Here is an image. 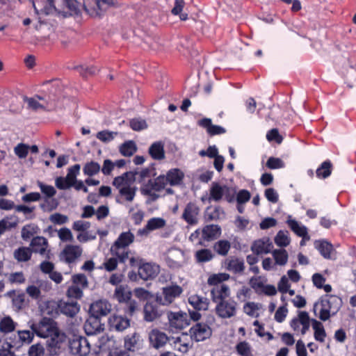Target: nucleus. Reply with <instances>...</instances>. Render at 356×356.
I'll return each mask as SVG.
<instances>
[{"label":"nucleus","mask_w":356,"mask_h":356,"mask_svg":"<svg viewBox=\"0 0 356 356\" xmlns=\"http://www.w3.org/2000/svg\"><path fill=\"white\" fill-rule=\"evenodd\" d=\"M131 172H127L115 177L113 186L118 190L115 202L120 204L132 202L136 195L137 187L134 184Z\"/></svg>","instance_id":"f257e3e1"},{"label":"nucleus","mask_w":356,"mask_h":356,"mask_svg":"<svg viewBox=\"0 0 356 356\" xmlns=\"http://www.w3.org/2000/svg\"><path fill=\"white\" fill-rule=\"evenodd\" d=\"M342 305L341 299L337 296L325 295L314 305V312L321 321H325L334 316Z\"/></svg>","instance_id":"f03ea898"},{"label":"nucleus","mask_w":356,"mask_h":356,"mask_svg":"<svg viewBox=\"0 0 356 356\" xmlns=\"http://www.w3.org/2000/svg\"><path fill=\"white\" fill-rule=\"evenodd\" d=\"M229 278V275L227 273L213 274L208 278L207 283L212 286L211 295L214 302L218 303L229 296V287L223 283Z\"/></svg>","instance_id":"7ed1b4c3"},{"label":"nucleus","mask_w":356,"mask_h":356,"mask_svg":"<svg viewBox=\"0 0 356 356\" xmlns=\"http://www.w3.org/2000/svg\"><path fill=\"white\" fill-rule=\"evenodd\" d=\"M47 307H52L53 310L47 312V314L54 316L60 313L70 317L74 316L79 311L80 307L76 301H63L56 302L54 300L47 301Z\"/></svg>","instance_id":"20e7f679"},{"label":"nucleus","mask_w":356,"mask_h":356,"mask_svg":"<svg viewBox=\"0 0 356 356\" xmlns=\"http://www.w3.org/2000/svg\"><path fill=\"white\" fill-rule=\"evenodd\" d=\"M30 328L40 338H49L58 329L57 323L50 318H42L38 323H33Z\"/></svg>","instance_id":"39448f33"},{"label":"nucleus","mask_w":356,"mask_h":356,"mask_svg":"<svg viewBox=\"0 0 356 356\" xmlns=\"http://www.w3.org/2000/svg\"><path fill=\"white\" fill-rule=\"evenodd\" d=\"M223 197L229 202H232L235 198V192L234 190L226 186L221 185L218 182H213L209 189V201L219 202Z\"/></svg>","instance_id":"423d86ee"},{"label":"nucleus","mask_w":356,"mask_h":356,"mask_svg":"<svg viewBox=\"0 0 356 356\" xmlns=\"http://www.w3.org/2000/svg\"><path fill=\"white\" fill-rule=\"evenodd\" d=\"M35 334L33 330H18L17 334H13L6 338V343L8 348L18 349L24 345L30 344L33 341Z\"/></svg>","instance_id":"0eeeda50"},{"label":"nucleus","mask_w":356,"mask_h":356,"mask_svg":"<svg viewBox=\"0 0 356 356\" xmlns=\"http://www.w3.org/2000/svg\"><path fill=\"white\" fill-rule=\"evenodd\" d=\"M23 100L26 104V109L34 112L50 111L55 107V104L50 97L46 99L40 95H35L32 97H24Z\"/></svg>","instance_id":"6e6552de"},{"label":"nucleus","mask_w":356,"mask_h":356,"mask_svg":"<svg viewBox=\"0 0 356 356\" xmlns=\"http://www.w3.org/2000/svg\"><path fill=\"white\" fill-rule=\"evenodd\" d=\"M67 343V335L63 332L58 329L48 338L47 346L51 354L58 355L63 350H65Z\"/></svg>","instance_id":"1a4fd4ad"},{"label":"nucleus","mask_w":356,"mask_h":356,"mask_svg":"<svg viewBox=\"0 0 356 356\" xmlns=\"http://www.w3.org/2000/svg\"><path fill=\"white\" fill-rule=\"evenodd\" d=\"M183 292L182 288L177 284H171L162 288L161 294H157L156 301L161 305H169L179 297Z\"/></svg>","instance_id":"9d476101"},{"label":"nucleus","mask_w":356,"mask_h":356,"mask_svg":"<svg viewBox=\"0 0 356 356\" xmlns=\"http://www.w3.org/2000/svg\"><path fill=\"white\" fill-rule=\"evenodd\" d=\"M169 328L172 332L181 330L190 325V318L184 312H168L167 313Z\"/></svg>","instance_id":"9b49d317"},{"label":"nucleus","mask_w":356,"mask_h":356,"mask_svg":"<svg viewBox=\"0 0 356 356\" xmlns=\"http://www.w3.org/2000/svg\"><path fill=\"white\" fill-rule=\"evenodd\" d=\"M114 0H84L83 8L92 17L100 16L109 5L113 3Z\"/></svg>","instance_id":"f8f14e48"},{"label":"nucleus","mask_w":356,"mask_h":356,"mask_svg":"<svg viewBox=\"0 0 356 356\" xmlns=\"http://www.w3.org/2000/svg\"><path fill=\"white\" fill-rule=\"evenodd\" d=\"M69 347L72 354L76 356H87L90 352V344L83 337H74L69 341Z\"/></svg>","instance_id":"ddd939ff"},{"label":"nucleus","mask_w":356,"mask_h":356,"mask_svg":"<svg viewBox=\"0 0 356 356\" xmlns=\"http://www.w3.org/2000/svg\"><path fill=\"white\" fill-rule=\"evenodd\" d=\"M215 310L220 318H229L236 315L237 303L232 299L221 300V301L216 303Z\"/></svg>","instance_id":"4468645a"},{"label":"nucleus","mask_w":356,"mask_h":356,"mask_svg":"<svg viewBox=\"0 0 356 356\" xmlns=\"http://www.w3.org/2000/svg\"><path fill=\"white\" fill-rule=\"evenodd\" d=\"M83 249L80 245H67L60 252V259L67 264L75 262L81 257Z\"/></svg>","instance_id":"2eb2a0df"},{"label":"nucleus","mask_w":356,"mask_h":356,"mask_svg":"<svg viewBox=\"0 0 356 356\" xmlns=\"http://www.w3.org/2000/svg\"><path fill=\"white\" fill-rule=\"evenodd\" d=\"M115 341L107 336H103L101 339V348H109L108 356H130L129 353L124 348L115 346Z\"/></svg>","instance_id":"dca6fc26"},{"label":"nucleus","mask_w":356,"mask_h":356,"mask_svg":"<svg viewBox=\"0 0 356 356\" xmlns=\"http://www.w3.org/2000/svg\"><path fill=\"white\" fill-rule=\"evenodd\" d=\"M191 338L202 341L211 335V329L205 323H197L190 329Z\"/></svg>","instance_id":"f3484780"},{"label":"nucleus","mask_w":356,"mask_h":356,"mask_svg":"<svg viewBox=\"0 0 356 356\" xmlns=\"http://www.w3.org/2000/svg\"><path fill=\"white\" fill-rule=\"evenodd\" d=\"M31 251L50 259V250H48L49 244L47 238L43 236L33 237L31 241Z\"/></svg>","instance_id":"a211bd4d"},{"label":"nucleus","mask_w":356,"mask_h":356,"mask_svg":"<svg viewBox=\"0 0 356 356\" xmlns=\"http://www.w3.org/2000/svg\"><path fill=\"white\" fill-rule=\"evenodd\" d=\"M291 327L293 330L298 331L300 325H302L301 333L305 334L309 329L310 318L307 312H299L298 317L294 318L291 321Z\"/></svg>","instance_id":"6ab92c4d"},{"label":"nucleus","mask_w":356,"mask_h":356,"mask_svg":"<svg viewBox=\"0 0 356 356\" xmlns=\"http://www.w3.org/2000/svg\"><path fill=\"white\" fill-rule=\"evenodd\" d=\"M111 309V304L106 300H99L91 304L90 314L97 318L106 316Z\"/></svg>","instance_id":"aec40b11"},{"label":"nucleus","mask_w":356,"mask_h":356,"mask_svg":"<svg viewBox=\"0 0 356 356\" xmlns=\"http://www.w3.org/2000/svg\"><path fill=\"white\" fill-rule=\"evenodd\" d=\"M159 271V266L154 263H145L138 268V275L144 280L154 279Z\"/></svg>","instance_id":"412c9836"},{"label":"nucleus","mask_w":356,"mask_h":356,"mask_svg":"<svg viewBox=\"0 0 356 356\" xmlns=\"http://www.w3.org/2000/svg\"><path fill=\"white\" fill-rule=\"evenodd\" d=\"M165 224V220L162 218H152L143 228L138 230L137 234L147 236L151 232L163 228Z\"/></svg>","instance_id":"4be33fe9"},{"label":"nucleus","mask_w":356,"mask_h":356,"mask_svg":"<svg viewBox=\"0 0 356 356\" xmlns=\"http://www.w3.org/2000/svg\"><path fill=\"white\" fill-rule=\"evenodd\" d=\"M199 212L200 209L197 204L189 202L184 209L182 218L189 225H195L197 223Z\"/></svg>","instance_id":"5701e85b"},{"label":"nucleus","mask_w":356,"mask_h":356,"mask_svg":"<svg viewBox=\"0 0 356 356\" xmlns=\"http://www.w3.org/2000/svg\"><path fill=\"white\" fill-rule=\"evenodd\" d=\"M84 330L87 335H94L104 330L99 318L91 315L85 322Z\"/></svg>","instance_id":"b1692460"},{"label":"nucleus","mask_w":356,"mask_h":356,"mask_svg":"<svg viewBox=\"0 0 356 356\" xmlns=\"http://www.w3.org/2000/svg\"><path fill=\"white\" fill-rule=\"evenodd\" d=\"M273 244L270 239L264 238L255 241L252 246L251 250L256 254H268L271 251Z\"/></svg>","instance_id":"393cba45"},{"label":"nucleus","mask_w":356,"mask_h":356,"mask_svg":"<svg viewBox=\"0 0 356 356\" xmlns=\"http://www.w3.org/2000/svg\"><path fill=\"white\" fill-rule=\"evenodd\" d=\"M108 324L111 330L123 331L129 326L130 321L127 317L114 314L109 318Z\"/></svg>","instance_id":"a878e982"},{"label":"nucleus","mask_w":356,"mask_h":356,"mask_svg":"<svg viewBox=\"0 0 356 356\" xmlns=\"http://www.w3.org/2000/svg\"><path fill=\"white\" fill-rule=\"evenodd\" d=\"M286 223L289 228L298 236L303 238L309 241L310 239L308 235V229L306 226L302 225L295 219H293L291 216L288 217Z\"/></svg>","instance_id":"bb28decb"},{"label":"nucleus","mask_w":356,"mask_h":356,"mask_svg":"<svg viewBox=\"0 0 356 356\" xmlns=\"http://www.w3.org/2000/svg\"><path fill=\"white\" fill-rule=\"evenodd\" d=\"M143 339L139 334L134 332L128 334L124 338V348L129 353L136 351L142 346Z\"/></svg>","instance_id":"cd10ccee"},{"label":"nucleus","mask_w":356,"mask_h":356,"mask_svg":"<svg viewBox=\"0 0 356 356\" xmlns=\"http://www.w3.org/2000/svg\"><path fill=\"white\" fill-rule=\"evenodd\" d=\"M314 247L316 248L321 254L327 259H334L332 257L334 248L332 245L325 240L316 241L314 242Z\"/></svg>","instance_id":"c85d7f7f"},{"label":"nucleus","mask_w":356,"mask_h":356,"mask_svg":"<svg viewBox=\"0 0 356 356\" xmlns=\"http://www.w3.org/2000/svg\"><path fill=\"white\" fill-rule=\"evenodd\" d=\"M151 344L156 348L164 346L168 340L167 335L158 330H153L149 334Z\"/></svg>","instance_id":"c756f323"},{"label":"nucleus","mask_w":356,"mask_h":356,"mask_svg":"<svg viewBox=\"0 0 356 356\" xmlns=\"http://www.w3.org/2000/svg\"><path fill=\"white\" fill-rule=\"evenodd\" d=\"M221 234V228L217 225L205 226L202 231V236L204 241H210L218 238Z\"/></svg>","instance_id":"7c9ffc66"},{"label":"nucleus","mask_w":356,"mask_h":356,"mask_svg":"<svg viewBox=\"0 0 356 356\" xmlns=\"http://www.w3.org/2000/svg\"><path fill=\"white\" fill-rule=\"evenodd\" d=\"M199 125L206 129L207 133L211 136L222 134L226 131L222 127L212 124L211 120L209 118H204L200 120Z\"/></svg>","instance_id":"2f4dec72"},{"label":"nucleus","mask_w":356,"mask_h":356,"mask_svg":"<svg viewBox=\"0 0 356 356\" xmlns=\"http://www.w3.org/2000/svg\"><path fill=\"white\" fill-rule=\"evenodd\" d=\"M140 191L143 195L148 197L151 201H155L159 197L156 193L159 191L154 187L152 179H149L147 183L142 184Z\"/></svg>","instance_id":"473e14b6"},{"label":"nucleus","mask_w":356,"mask_h":356,"mask_svg":"<svg viewBox=\"0 0 356 356\" xmlns=\"http://www.w3.org/2000/svg\"><path fill=\"white\" fill-rule=\"evenodd\" d=\"M189 305L195 310H207L209 301L207 298L198 295H192L188 298Z\"/></svg>","instance_id":"72a5a7b5"},{"label":"nucleus","mask_w":356,"mask_h":356,"mask_svg":"<svg viewBox=\"0 0 356 356\" xmlns=\"http://www.w3.org/2000/svg\"><path fill=\"white\" fill-rule=\"evenodd\" d=\"M148 153L154 160H162L165 158L164 144L161 141L153 143L148 149Z\"/></svg>","instance_id":"f704fd0d"},{"label":"nucleus","mask_w":356,"mask_h":356,"mask_svg":"<svg viewBox=\"0 0 356 356\" xmlns=\"http://www.w3.org/2000/svg\"><path fill=\"white\" fill-rule=\"evenodd\" d=\"M134 234L130 231L122 232L112 246L128 248V247L134 241Z\"/></svg>","instance_id":"c9c22d12"},{"label":"nucleus","mask_w":356,"mask_h":356,"mask_svg":"<svg viewBox=\"0 0 356 356\" xmlns=\"http://www.w3.org/2000/svg\"><path fill=\"white\" fill-rule=\"evenodd\" d=\"M165 177L168 184L170 186H178L181 184L184 174L178 168H173L167 172Z\"/></svg>","instance_id":"e433bc0d"},{"label":"nucleus","mask_w":356,"mask_h":356,"mask_svg":"<svg viewBox=\"0 0 356 356\" xmlns=\"http://www.w3.org/2000/svg\"><path fill=\"white\" fill-rule=\"evenodd\" d=\"M17 325V323L10 316H6L0 319V332L3 334H10L15 330Z\"/></svg>","instance_id":"4c0bfd02"},{"label":"nucleus","mask_w":356,"mask_h":356,"mask_svg":"<svg viewBox=\"0 0 356 356\" xmlns=\"http://www.w3.org/2000/svg\"><path fill=\"white\" fill-rule=\"evenodd\" d=\"M226 268L234 273H242L245 269L244 261L238 258H229L225 261Z\"/></svg>","instance_id":"58836bf2"},{"label":"nucleus","mask_w":356,"mask_h":356,"mask_svg":"<svg viewBox=\"0 0 356 356\" xmlns=\"http://www.w3.org/2000/svg\"><path fill=\"white\" fill-rule=\"evenodd\" d=\"M114 298L119 302H126L130 300L131 292L127 286L120 285L115 288Z\"/></svg>","instance_id":"ea45409f"},{"label":"nucleus","mask_w":356,"mask_h":356,"mask_svg":"<svg viewBox=\"0 0 356 356\" xmlns=\"http://www.w3.org/2000/svg\"><path fill=\"white\" fill-rule=\"evenodd\" d=\"M272 255L276 266H283L287 264L289 254L285 249H275L272 252Z\"/></svg>","instance_id":"a19ab883"},{"label":"nucleus","mask_w":356,"mask_h":356,"mask_svg":"<svg viewBox=\"0 0 356 356\" xmlns=\"http://www.w3.org/2000/svg\"><path fill=\"white\" fill-rule=\"evenodd\" d=\"M111 252L120 263H125L129 257L130 250L127 248L111 245Z\"/></svg>","instance_id":"79ce46f5"},{"label":"nucleus","mask_w":356,"mask_h":356,"mask_svg":"<svg viewBox=\"0 0 356 356\" xmlns=\"http://www.w3.org/2000/svg\"><path fill=\"white\" fill-rule=\"evenodd\" d=\"M312 321V327L314 330V337L315 340L321 343L324 342L326 337V332L323 325L320 321L315 319H313Z\"/></svg>","instance_id":"37998d69"},{"label":"nucleus","mask_w":356,"mask_h":356,"mask_svg":"<svg viewBox=\"0 0 356 356\" xmlns=\"http://www.w3.org/2000/svg\"><path fill=\"white\" fill-rule=\"evenodd\" d=\"M32 255V251L29 248L20 247L13 252L14 258L19 262L29 261Z\"/></svg>","instance_id":"c03bdc74"},{"label":"nucleus","mask_w":356,"mask_h":356,"mask_svg":"<svg viewBox=\"0 0 356 356\" xmlns=\"http://www.w3.org/2000/svg\"><path fill=\"white\" fill-rule=\"evenodd\" d=\"M156 306L151 303H147L144 307V319L146 321L152 322L160 316Z\"/></svg>","instance_id":"a18cd8bd"},{"label":"nucleus","mask_w":356,"mask_h":356,"mask_svg":"<svg viewBox=\"0 0 356 356\" xmlns=\"http://www.w3.org/2000/svg\"><path fill=\"white\" fill-rule=\"evenodd\" d=\"M231 248V243L227 240H219L213 245L214 251L219 255L226 256Z\"/></svg>","instance_id":"49530a36"},{"label":"nucleus","mask_w":356,"mask_h":356,"mask_svg":"<svg viewBox=\"0 0 356 356\" xmlns=\"http://www.w3.org/2000/svg\"><path fill=\"white\" fill-rule=\"evenodd\" d=\"M275 243L280 248L288 246L291 242V238L287 231H279L274 238Z\"/></svg>","instance_id":"de8ad7c7"},{"label":"nucleus","mask_w":356,"mask_h":356,"mask_svg":"<svg viewBox=\"0 0 356 356\" xmlns=\"http://www.w3.org/2000/svg\"><path fill=\"white\" fill-rule=\"evenodd\" d=\"M235 349L239 356H254L251 345L245 341L238 342Z\"/></svg>","instance_id":"09e8293b"},{"label":"nucleus","mask_w":356,"mask_h":356,"mask_svg":"<svg viewBox=\"0 0 356 356\" xmlns=\"http://www.w3.org/2000/svg\"><path fill=\"white\" fill-rule=\"evenodd\" d=\"M100 165L95 161H90L85 163L83 168V174L88 177L94 176L99 172Z\"/></svg>","instance_id":"8fccbe9b"},{"label":"nucleus","mask_w":356,"mask_h":356,"mask_svg":"<svg viewBox=\"0 0 356 356\" xmlns=\"http://www.w3.org/2000/svg\"><path fill=\"white\" fill-rule=\"evenodd\" d=\"M136 150V145L132 140H128L122 144L120 147V152L124 156H132Z\"/></svg>","instance_id":"3c124183"},{"label":"nucleus","mask_w":356,"mask_h":356,"mask_svg":"<svg viewBox=\"0 0 356 356\" xmlns=\"http://www.w3.org/2000/svg\"><path fill=\"white\" fill-rule=\"evenodd\" d=\"M187 337V334H183L181 337H177L174 342L175 348L182 353H187L191 347L190 342L185 340Z\"/></svg>","instance_id":"603ef678"},{"label":"nucleus","mask_w":356,"mask_h":356,"mask_svg":"<svg viewBox=\"0 0 356 356\" xmlns=\"http://www.w3.org/2000/svg\"><path fill=\"white\" fill-rule=\"evenodd\" d=\"M12 294L14 295L12 299L13 307L15 311H19L22 309L24 306L25 295L24 293H19L17 295H15L14 291H10L8 293V296L10 297Z\"/></svg>","instance_id":"864d4df0"},{"label":"nucleus","mask_w":356,"mask_h":356,"mask_svg":"<svg viewBox=\"0 0 356 356\" xmlns=\"http://www.w3.org/2000/svg\"><path fill=\"white\" fill-rule=\"evenodd\" d=\"M37 184L42 193L45 197V202H48V200L49 198L54 197L56 195V191L54 186L44 184V183L40 181H38Z\"/></svg>","instance_id":"5fc2aeb1"},{"label":"nucleus","mask_w":356,"mask_h":356,"mask_svg":"<svg viewBox=\"0 0 356 356\" xmlns=\"http://www.w3.org/2000/svg\"><path fill=\"white\" fill-rule=\"evenodd\" d=\"M261 309V305L254 302H248L243 305L244 312L252 317L258 316V310Z\"/></svg>","instance_id":"6e6d98bb"},{"label":"nucleus","mask_w":356,"mask_h":356,"mask_svg":"<svg viewBox=\"0 0 356 356\" xmlns=\"http://www.w3.org/2000/svg\"><path fill=\"white\" fill-rule=\"evenodd\" d=\"M331 167L332 164L330 161H324L321 165L317 168L316 170V176L318 178H327L331 174Z\"/></svg>","instance_id":"4d7b16f0"},{"label":"nucleus","mask_w":356,"mask_h":356,"mask_svg":"<svg viewBox=\"0 0 356 356\" xmlns=\"http://www.w3.org/2000/svg\"><path fill=\"white\" fill-rule=\"evenodd\" d=\"M185 6L184 0H175V6L172 9V13L174 15H179V18L182 21H185L188 19V15L186 13H181V11Z\"/></svg>","instance_id":"13d9d810"},{"label":"nucleus","mask_w":356,"mask_h":356,"mask_svg":"<svg viewBox=\"0 0 356 356\" xmlns=\"http://www.w3.org/2000/svg\"><path fill=\"white\" fill-rule=\"evenodd\" d=\"M195 258L198 262H207L213 257L212 252L209 249H202L195 252Z\"/></svg>","instance_id":"bf43d9fd"},{"label":"nucleus","mask_w":356,"mask_h":356,"mask_svg":"<svg viewBox=\"0 0 356 356\" xmlns=\"http://www.w3.org/2000/svg\"><path fill=\"white\" fill-rule=\"evenodd\" d=\"M38 226L31 224L24 226L22 229V237L24 240H28L38 232Z\"/></svg>","instance_id":"052dcab7"},{"label":"nucleus","mask_w":356,"mask_h":356,"mask_svg":"<svg viewBox=\"0 0 356 356\" xmlns=\"http://www.w3.org/2000/svg\"><path fill=\"white\" fill-rule=\"evenodd\" d=\"M81 165L79 164H75L73 166L68 168L66 179L70 182L72 185L76 180V177L79 174Z\"/></svg>","instance_id":"680f3d73"},{"label":"nucleus","mask_w":356,"mask_h":356,"mask_svg":"<svg viewBox=\"0 0 356 356\" xmlns=\"http://www.w3.org/2000/svg\"><path fill=\"white\" fill-rule=\"evenodd\" d=\"M118 135V132L111 131L108 130H104L99 131L96 137L99 140L104 143H108L114 139V138Z\"/></svg>","instance_id":"e2e57ef3"},{"label":"nucleus","mask_w":356,"mask_h":356,"mask_svg":"<svg viewBox=\"0 0 356 356\" xmlns=\"http://www.w3.org/2000/svg\"><path fill=\"white\" fill-rule=\"evenodd\" d=\"M17 212L22 213L26 219H33L35 217L33 211L35 207H28L26 205H17L15 207Z\"/></svg>","instance_id":"0e129e2a"},{"label":"nucleus","mask_w":356,"mask_h":356,"mask_svg":"<svg viewBox=\"0 0 356 356\" xmlns=\"http://www.w3.org/2000/svg\"><path fill=\"white\" fill-rule=\"evenodd\" d=\"M29 152V145L23 143H19L14 147V153L19 159H25Z\"/></svg>","instance_id":"69168bd1"},{"label":"nucleus","mask_w":356,"mask_h":356,"mask_svg":"<svg viewBox=\"0 0 356 356\" xmlns=\"http://www.w3.org/2000/svg\"><path fill=\"white\" fill-rule=\"evenodd\" d=\"M72 280L74 285L79 286V287L84 289L88 286V280L83 274H76L72 276Z\"/></svg>","instance_id":"338daca9"},{"label":"nucleus","mask_w":356,"mask_h":356,"mask_svg":"<svg viewBox=\"0 0 356 356\" xmlns=\"http://www.w3.org/2000/svg\"><path fill=\"white\" fill-rule=\"evenodd\" d=\"M44 353V348L40 343L32 345L29 350V356H43Z\"/></svg>","instance_id":"774afa93"}]
</instances>
